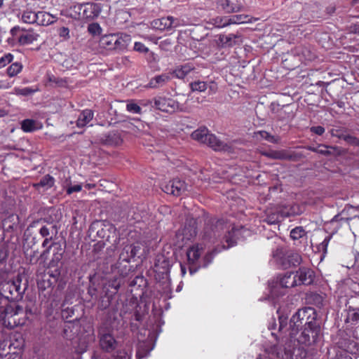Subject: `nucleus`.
<instances>
[{
	"instance_id": "nucleus-1",
	"label": "nucleus",
	"mask_w": 359,
	"mask_h": 359,
	"mask_svg": "<svg viewBox=\"0 0 359 359\" xmlns=\"http://www.w3.org/2000/svg\"><path fill=\"white\" fill-rule=\"evenodd\" d=\"M224 230V224L222 220H210L205 224L202 236L203 244L217 245L212 250L205 255L201 262L200 257L204 250L203 244L197 243L188 248L187 256L191 275L196 273L201 268L208 267L217 254L236 244L240 229L233 226L222 236Z\"/></svg>"
},
{
	"instance_id": "nucleus-44",
	"label": "nucleus",
	"mask_w": 359,
	"mask_h": 359,
	"mask_svg": "<svg viewBox=\"0 0 359 359\" xmlns=\"http://www.w3.org/2000/svg\"><path fill=\"white\" fill-rule=\"evenodd\" d=\"M22 69V65L20 62L11 64L7 69V74L10 77H13L19 74Z\"/></svg>"
},
{
	"instance_id": "nucleus-36",
	"label": "nucleus",
	"mask_w": 359,
	"mask_h": 359,
	"mask_svg": "<svg viewBox=\"0 0 359 359\" xmlns=\"http://www.w3.org/2000/svg\"><path fill=\"white\" fill-rule=\"evenodd\" d=\"M55 183V180L53 177L50 175H46L43 177L41 180L34 184V187L36 189H39V187H46V189L51 188L53 187Z\"/></svg>"
},
{
	"instance_id": "nucleus-20",
	"label": "nucleus",
	"mask_w": 359,
	"mask_h": 359,
	"mask_svg": "<svg viewBox=\"0 0 359 359\" xmlns=\"http://www.w3.org/2000/svg\"><path fill=\"white\" fill-rule=\"evenodd\" d=\"M279 285L283 290L297 286L294 272L286 271L281 275L279 280Z\"/></svg>"
},
{
	"instance_id": "nucleus-47",
	"label": "nucleus",
	"mask_w": 359,
	"mask_h": 359,
	"mask_svg": "<svg viewBox=\"0 0 359 359\" xmlns=\"http://www.w3.org/2000/svg\"><path fill=\"white\" fill-rule=\"evenodd\" d=\"M347 320L352 323H357L359 320V308L353 309L351 306H348Z\"/></svg>"
},
{
	"instance_id": "nucleus-21",
	"label": "nucleus",
	"mask_w": 359,
	"mask_h": 359,
	"mask_svg": "<svg viewBox=\"0 0 359 359\" xmlns=\"http://www.w3.org/2000/svg\"><path fill=\"white\" fill-rule=\"evenodd\" d=\"M119 287L120 280L117 278L110 280L104 283L102 290L108 300L111 299L113 296L117 293Z\"/></svg>"
},
{
	"instance_id": "nucleus-54",
	"label": "nucleus",
	"mask_w": 359,
	"mask_h": 359,
	"mask_svg": "<svg viewBox=\"0 0 359 359\" xmlns=\"http://www.w3.org/2000/svg\"><path fill=\"white\" fill-rule=\"evenodd\" d=\"M144 57L149 64H155L158 60V55L149 50L144 54Z\"/></svg>"
},
{
	"instance_id": "nucleus-4",
	"label": "nucleus",
	"mask_w": 359,
	"mask_h": 359,
	"mask_svg": "<svg viewBox=\"0 0 359 359\" xmlns=\"http://www.w3.org/2000/svg\"><path fill=\"white\" fill-rule=\"evenodd\" d=\"M27 320V313L23 307L16 302L0 306V322L5 327L11 330L24 325Z\"/></svg>"
},
{
	"instance_id": "nucleus-19",
	"label": "nucleus",
	"mask_w": 359,
	"mask_h": 359,
	"mask_svg": "<svg viewBox=\"0 0 359 359\" xmlns=\"http://www.w3.org/2000/svg\"><path fill=\"white\" fill-rule=\"evenodd\" d=\"M241 39V35L229 34H220L217 40V45L219 48L232 47L237 44Z\"/></svg>"
},
{
	"instance_id": "nucleus-60",
	"label": "nucleus",
	"mask_w": 359,
	"mask_h": 359,
	"mask_svg": "<svg viewBox=\"0 0 359 359\" xmlns=\"http://www.w3.org/2000/svg\"><path fill=\"white\" fill-rule=\"evenodd\" d=\"M82 186L81 184H75L73 186H69L67 189L66 192L68 195H70L73 194L74 192H79L81 191Z\"/></svg>"
},
{
	"instance_id": "nucleus-58",
	"label": "nucleus",
	"mask_w": 359,
	"mask_h": 359,
	"mask_svg": "<svg viewBox=\"0 0 359 359\" xmlns=\"http://www.w3.org/2000/svg\"><path fill=\"white\" fill-rule=\"evenodd\" d=\"M290 150H277V160H285L288 161Z\"/></svg>"
},
{
	"instance_id": "nucleus-14",
	"label": "nucleus",
	"mask_w": 359,
	"mask_h": 359,
	"mask_svg": "<svg viewBox=\"0 0 359 359\" xmlns=\"http://www.w3.org/2000/svg\"><path fill=\"white\" fill-rule=\"evenodd\" d=\"M123 126L124 128L121 130L123 135H121L118 131L109 132L104 134L100 138L101 142L106 146L116 147L120 145L123 142L126 134L130 133L127 129H131V130H134L133 124L130 122L125 123Z\"/></svg>"
},
{
	"instance_id": "nucleus-37",
	"label": "nucleus",
	"mask_w": 359,
	"mask_h": 359,
	"mask_svg": "<svg viewBox=\"0 0 359 359\" xmlns=\"http://www.w3.org/2000/svg\"><path fill=\"white\" fill-rule=\"evenodd\" d=\"M153 107L150 100H140L138 104L136 103V114L145 113L150 111Z\"/></svg>"
},
{
	"instance_id": "nucleus-48",
	"label": "nucleus",
	"mask_w": 359,
	"mask_h": 359,
	"mask_svg": "<svg viewBox=\"0 0 359 359\" xmlns=\"http://www.w3.org/2000/svg\"><path fill=\"white\" fill-rule=\"evenodd\" d=\"M48 80L50 83H52L58 87H65L67 86V81L66 79L57 77L54 75L48 76Z\"/></svg>"
},
{
	"instance_id": "nucleus-7",
	"label": "nucleus",
	"mask_w": 359,
	"mask_h": 359,
	"mask_svg": "<svg viewBox=\"0 0 359 359\" xmlns=\"http://www.w3.org/2000/svg\"><path fill=\"white\" fill-rule=\"evenodd\" d=\"M102 8V4L100 3H77L69 8V13L70 16L74 19L82 21H91L100 15Z\"/></svg>"
},
{
	"instance_id": "nucleus-62",
	"label": "nucleus",
	"mask_w": 359,
	"mask_h": 359,
	"mask_svg": "<svg viewBox=\"0 0 359 359\" xmlns=\"http://www.w3.org/2000/svg\"><path fill=\"white\" fill-rule=\"evenodd\" d=\"M325 128L320 126H312L310 128V131L318 135H322L325 133Z\"/></svg>"
},
{
	"instance_id": "nucleus-46",
	"label": "nucleus",
	"mask_w": 359,
	"mask_h": 359,
	"mask_svg": "<svg viewBox=\"0 0 359 359\" xmlns=\"http://www.w3.org/2000/svg\"><path fill=\"white\" fill-rule=\"evenodd\" d=\"M168 18L170 22V33H172L175 28L185 26L187 25L186 22L183 19L174 18L172 16H168Z\"/></svg>"
},
{
	"instance_id": "nucleus-41",
	"label": "nucleus",
	"mask_w": 359,
	"mask_h": 359,
	"mask_svg": "<svg viewBox=\"0 0 359 359\" xmlns=\"http://www.w3.org/2000/svg\"><path fill=\"white\" fill-rule=\"evenodd\" d=\"M290 238L295 241L306 236V232L302 226H296L292 229L290 233Z\"/></svg>"
},
{
	"instance_id": "nucleus-56",
	"label": "nucleus",
	"mask_w": 359,
	"mask_h": 359,
	"mask_svg": "<svg viewBox=\"0 0 359 359\" xmlns=\"http://www.w3.org/2000/svg\"><path fill=\"white\" fill-rule=\"evenodd\" d=\"M13 59V55L11 53L6 54L5 55H4L3 57H1L0 58V66L1 67L6 66L7 64H9L10 62H11Z\"/></svg>"
},
{
	"instance_id": "nucleus-38",
	"label": "nucleus",
	"mask_w": 359,
	"mask_h": 359,
	"mask_svg": "<svg viewBox=\"0 0 359 359\" xmlns=\"http://www.w3.org/2000/svg\"><path fill=\"white\" fill-rule=\"evenodd\" d=\"M298 54L301 56V60L304 61H312L316 58V54L306 47L301 48Z\"/></svg>"
},
{
	"instance_id": "nucleus-16",
	"label": "nucleus",
	"mask_w": 359,
	"mask_h": 359,
	"mask_svg": "<svg viewBox=\"0 0 359 359\" xmlns=\"http://www.w3.org/2000/svg\"><path fill=\"white\" fill-rule=\"evenodd\" d=\"M205 144L215 151H222L228 154L235 153V147L232 142H223L212 133H210L208 136Z\"/></svg>"
},
{
	"instance_id": "nucleus-18",
	"label": "nucleus",
	"mask_w": 359,
	"mask_h": 359,
	"mask_svg": "<svg viewBox=\"0 0 359 359\" xmlns=\"http://www.w3.org/2000/svg\"><path fill=\"white\" fill-rule=\"evenodd\" d=\"M294 274L297 278V285H309L313 283L315 279L314 271L311 269L306 267H300L294 272Z\"/></svg>"
},
{
	"instance_id": "nucleus-53",
	"label": "nucleus",
	"mask_w": 359,
	"mask_h": 359,
	"mask_svg": "<svg viewBox=\"0 0 359 359\" xmlns=\"http://www.w3.org/2000/svg\"><path fill=\"white\" fill-rule=\"evenodd\" d=\"M342 140L350 145L359 147V139L355 136L346 134L344 137H342Z\"/></svg>"
},
{
	"instance_id": "nucleus-55",
	"label": "nucleus",
	"mask_w": 359,
	"mask_h": 359,
	"mask_svg": "<svg viewBox=\"0 0 359 359\" xmlns=\"http://www.w3.org/2000/svg\"><path fill=\"white\" fill-rule=\"evenodd\" d=\"M57 33L60 37L63 38L65 40H67L70 38L69 35V29L68 27H62L57 29Z\"/></svg>"
},
{
	"instance_id": "nucleus-39",
	"label": "nucleus",
	"mask_w": 359,
	"mask_h": 359,
	"mask_svg": "<svg viewBox=\"0 0 359 359\" xmlns=\"http://www.w3.org/2000/svg\"><path fill=\"white\" fill-rule=\"evenodd\" d=\"M21 128L25 133H31L36 130V121L33 119H25L21 123Z\"/></svg>"
},
{
	"instance_id": "nucleus-35",
	"label": "nucleus",
	"mask_w": 359,
	"mask_h": 359,
	"mask_svg": "<svg viewBox=\"0 0 359 359\" xmlns=\"http://www.w3.org/2000/svg\"><path fill=\"white\" fill-rule=\"evenodd\" d=\"M281 211L284 217L299 215L302 212V208L297 204L292 205L290 207H285L283 208Z\"/></svg>"
},
{
	"instance_id": "nucleus-33",
	"label": "nucleus",
	"mask_w": 359,
	"mask_h": 359,
	"mask_svg": "<svg viewBox=\"0 0 359 359\" xmlns=\"http://www.w3.org/2000/svg\"><path fill=\"white\" fill-rule=\"evenodd\" d=\"M209 135L208 129L204 127L194 130L191 133V137L195 140L205 144Z\"/></svg>"
},
{
	"instance_id": "nucleus-17",
	"label": "nucleus",
	"mask_w": 359,
	"mask_h": 359,
	"mask_svg": "<svg viewBox=\"0 0 359 359\" xmlns=\"http://www.w3.org/2000/svg\"><path fill=\"white\" fill-rule=\"evenodd\" d=\"M154 106L156 109L170 114L177 110H182L180 109V104L176 100L165 97L158 96L155 97Z\"/></svg>"
},
{
	"instance_id": "nucleus-25",
	"label": "nucleus",
	"mask_w": 359,
	"mask_h": 359,
	"mask_svg": "<svg viewBox=\"0 0 359 359\" xmlns=\"http://www.w3.org/2000/svg\"><path fill=\"white\" fill-rule=\"evenodd\" d=\"M94 113L92 110L86 109L83 110L76 120V126L79 128L86 126L93 118Z\"/></svg>"
},
{
	"instance_id": "nucleus-32",
	"label": "nucleus",
	"mask_w": 359,
	"mask_h": 359,
	"mask_svg": "<svg viewBox=\"0 0 359 359\" xmlns=\"http://www.w3.org/2000/svg\"><path fill=\"white\" fill-rule=\"evenodd\" d=\"M194 69V66L192 63H187L180 67H178L174 71L175 76L179 79H184L188 74Z\"/></svg>"
},
{
	"instance_id": "nucleus-61",
	"label": "nucleus",
	"mask_w": 359,
	"mask_h": 359,
	"mask_svg": "<svg viewBox=\"0 0 359 359\" xmlns=\"http://www.w3.org/2000/svg\"><path fill=\"white\" fill-rule=\"evenodd\" d=\"M330 134L333 137H337L342 140V137H344L346 134L344 133L343 129L332 128L330 130Z\"/></svg>"
},
{
	"instance_id": "nucleus-9",
	"label": "nucleus",
	"mask_w": 359,
	"mask_h": 359,
	"mask_svg": "<svg viewBox=\"0 0 359 359\" xmlns=\"http://www.w3.org/2000/svg\"><path fill=\"white\" fill-rule=\"evenodd\" d=\"M21 278L18 276L15 279L9 280L1 283L0 295L5 299V302H15V301L22 298L25 287L21 286Z\"/></svg>"
},
{
	"instance_id": "nucleus-26",
	"label": "nucleus",
	"mask_w": 359,
	"mask_h": 359,
	"mask_svg": "<svg viewBox=\"0 0 359 359\" xmlns=\"http://www.w3.org/2000/svg\"><path fill=\"white\" fill-rule=\"evenodd\" d=\"M170 79V76L166 74L156 76L152 78L149 83L148 86L152 88H158L165 86Z\"/></svg>"
},
{
	"instance_id": "nucleus-3",
	"label": "nucleus",
	"mask_w": 359,
	"mask_h": 359,
	"mask_svg": "<svg viewBox=\"0 0 359 359\" xmlns=\"http://www.w3.org/2000/svg\"><path fill=\"white\" fill-rule=\"evenodd\" d=\"M157 326L153 322L147 323L146 327L140 328L136 333V359L148 357L154 349L158 337Z\"/></svg>"
},
{
	"instance_id": "nucleus-59",
	"label": "nucleus",
	"mask_w": 359,
	"mask_h": 359,
	"mask_svg": "<svg viewBox=\"0 0 359 359\" xmlns=\"http://www.w3.org/2000/svg\"><path fill=\"white\" fill-rule=\"evenodd\" d=\"M206 86L209 94H215L217 91V84L215 81L206 82Z\"/></svg>"
},
{
	"instance_id": "nucleus-42",
	"label": "nucleus",
	"mask_w": 359,
	"mask_h": 359,
	"mask_svg": "<svg viewBox=\"0 0 359 359\" xmlns=\"http://www.w3.org/2000/svg\"><path fill=\"white\" fill-rule=\"evenodd\" d=\"M192 92H204L207 90L206 82L203 81H195L189 83Z\"/></svg>"
},
{
	"instance_id": "nucleus-34",
	"label": "nucleus",
	"mask_w": 359,
	"mask_h": 359,
	"mask_svg": "<svg viewBox=\"0 0 359 359\" xmlns=\"http://www.w3.org/2000/svg\"><path fill=\"white\" fill-rule=\"evenodd\" d=\"M229 20V17L227 16H217L216 18H210L208 23L212 25L216 28H222L230 25Z\"/></svg>"
},
{
	"instance_id": "nucleus-11",
	"label": "nucleus",
	"mask_w": 359,
	"mask_h": 359,
	"mask_svg": "<svg viewBox=\"0 0 359 359\" xmlns=\"http://www.w3.org/2000/svg\"><path fill=\"white\" fill-rule=\"evenodd\" d=\"M50 252H52V257L48 264V269H57L62 273V267L59 265L63 258L65 254V248L59 242H52L49 246L44 248V250L40 254V257L45 261L48 259Z\"/></svg>"
},
{
	"instance_id": "nucleus-5",
	"label": "nucleus",
	"mask_w": 359,
	"mask_h": 359,
	"mask_svg": "<svg viewBox=\"0 0 359 359\" xmlns=\"http://www.w3.org/2000/svg\"><path fill=\"white\" fill-rule=\"evenodd\" d=\"M147 280L142 276H136V296L140 297V302H136V321L149 313L151 302V290L147 287Z\"/></svg>"
},
{
	"instance_id": "nucleus-15",
	"label": "nucleus",
	"mask_w": 359,
	"mask_h": 359,
	"mask_svg": "<svg viewBox=\"0 0 359 359\" xmlns=\"http://www.w3.org/2000/svg\"><path fill=\"white\" fill-rule=\"evenodd\" d=\"M335 344L344 352L352 355L355 358H359V342L351 339L346 334H339L336 339Z\"/></svg>"
},
{
	"instance_id": "nucleus-12",
	"label": "nucleus",
	"mask_w": 359,
	"mask_h": 359,
	"mask_svg": "<svg viewBox=\"0 0 359 359\" xmlns=\"http://www.w3.org/2000/svg\"><path fill=\"white\" fill-rule=\"evenodd\" d=\"M32 229H36L40 236L43 238V241L41 243L42 248H46L53 242V238L57 234V226L53 224H45L40 220L34 221L32 222L26 230V234H28Z\"/></svg>"
},
{
	"instance_id": "nucleus-13",
	"label": "nucleus",
	"mask_w": 359,
	"mask_h": 359,
	"mask_svg": "<svg viewBox=\"0 0 359 359\" xmlns=\"http://www.w3.org/2000/svg\"><path fill=\"white\" fill-rule=\"evenodd\" d=\"M25 238L22 246L23 253L27 262L30 264H36L39 259H41L39 255V249L34 246L38 243L35 236L30 233H25Z\"/></svg>"
},
{
	"instance_id": "nucleus-50",
	"label": "nucleus",
	"mask_w": 359,
	"mask_h": 359,
	"mask_svg": "<svg viewBox=\"0 0 359 359\" xmlns=\"http://www.w3.org/2000/svg\"><path fill=\"white\" fill-rule=\"evenodd\" d=\"M337 151V147H329L325 144H320L319 154L324 156H330Z\"/></svg>"
},
{
	"instance_id": "nucleus-51",
	"label": "nucleus",
	"mask_w": 359,
	"mask_h": 359,
	"mask_svg": "<svg viewBox=\"0 0 359 359\" xmlns=\"http://www.w3.org/2000/svg\"><path fill=\"white\" fill-rule=\"evenodd\" d=\"M306 158V155L302 152L299 151H289L288 161H298L303 158Z\"/></svg>"
},
{
	"instance_id": "nucleus-31",
	"label": "nucleus",
	"mask_w": 359,
	"mask_h": 359,
	"mask_svg": "<svg viewBox=\"0 0 359 359\" xmlns=\"http://www.w3.org/2000/svg\"><path fill=\"white\" fill-rule=\"evenodd\" d=\"M230 25L251 23L252 21L257 20L253 19L250 15L245 14L235 15L229 17Z\"/></svg>"
},
{
	"instance_id": "nucleus-6",
	"label": "nucleus",
	"mask_w": 359,
	"mask_h": 359,
	"mask_svg": "<svg viewBox=\"0 0 359 359\" xmlns=\"http://www.w3.org/2000/svg\"><path fill=\"white\" fill-rule=\"evenodd\" d=\"M67 284L65 276L57 269H48L46 272L38 277V287L41 291L52 290L56 287L57 291L62 290Z\"/></svg>"
},
{
	"instance_id": "nucleus-8",
	"label": "nucleus",
	"mask_w": 359,
	"mask_h": 359,
	"mask_svg": "<svg viewBox=\"0 0 359 359\" xmlns=\"http://www.w3.org/2000/svg\"><path fill=\"white\" fill-rule=\"evenodd\" d=\"M11 36L8 38V43L12 46H24L33 43L37 41L39 34L33 29H26L18 25L13 27L10 30Z\"/></svg>"
},
{
	"instance_id": "nucleus-22",
	"label": "nucleus",
	"mask_w": 359,
	"mask_h": 359,
	"mask_svg": "<svg viewBox=\"0 0 359 359\" xmlns=\"http://www.w3.org/2000/svg\"><path fill=\"white\" fill-rule=\"evenodd\" d=\"M217 5L218 7H220L224 13L228 14L238 13L243 9L241 4H233L229 0H218Z\"/></svg>"
},
{
	"instance_id": "nucleus-49",
	"label": "nucleus",
	"mask_w": 359,
	"mask_h": 359,
	"mask_svg": "<svg viewBox=\"0 0 359 359\" xmlns=\"http://www.w3.org/2000/svg\"><path fill=\"white\" fill-rule=\"evenodd\" d=\"M175 184H176V189H175V193L176 196H180L183 194L187 190V185L184 182V181H182L179 179H175Z\"/></svg>"
},
{
	"instance_id": "nucleus-29",
	"label": "nucleus",
	"mask_w": 359,
	"mask_h": 359,
	"mask_svg": "<svg viewBox=\"0 0 359 359\" xmlns=\"http://www.w3.org/2000/svg\"><path fill=\"white\" fill-rule=\"evenodd\" d=\"M284 217L281 210H268L266 212V218L264 219L269 224H275L280 221V219Z\"/></svg>"
},
{
	"instance_id": "nucleus-40",
	"label": "nucleus",
	"mask_w": 359,
	"mask_h": 359,
	"mask_svg": "<svg viewBox=\"0 0 359 359\" xmlns=\"http://www.w3.org/2000/svg\"><path fill=\"white\" fill-rule=\"evenodd\" d=\"M37 13L32 11H25L22 15V20L25 23H36Z\"/></svg>"
},
{
	"instance_id": "nucleus-10",
	"label": "nucleus",
	"mask_w": 359,
	"mask_h": 359,
	"mask_svg": "<svg viewBox=\"0 0 359 359\" xmlns=\"http://www.w3.org/2000/svg\"><path fill=\"white\" fill-rule=\"evenodd\" d=\"M131 38L123 34H109L101 36L99 44L102 48L109 50H123L127 48Z\"/></svg>"
},
{
	"instance_id": "nucleus-45",
	"label": "nucleus",
	"mask_w": 359,
	"mask_h": 359,
	"mask_svg": "<svg viewBox=\"0 0 359 359\" xmlns=\"http://www.w3.org/2000/svg\"><path fill=\"white\" fill-rule=\"evenodd\" d=\"M257 134L259 135L261 138L268 141L270 143H278L280 141V137L278 136L272 135L265 130L258 131Z\"/></svg>"
},
{
	"instance_id": "nucleus-43",
	"label": "nucleus",
	"mask_w": 359,
	"mask_h": 359,
	"mask_svg": "<svg viewBox=\"0 0 359 359\" xmlns=\"http://www.w3.org/2000/svg\"><path fill=\"white\" fill-rule=\"evenodd\" d=\"M175 189H176L175 179L170 180L168 183L163 184L161 185L162 191L168 194L176 196V194H175V191H176Z\"/></svg>"
},
{
	"instance_id": "nucleus-28",
	"label": "nucleus",
	"mask_w": 359,
	"mask_h": 359,
	"mask_svg": "<svg viewBox=\"0 0 359 359\" xmlns=\"http://www.w3.org/2000/svg\"><path fill=\"white\" fill-rule=\"evenodd\" d=\"M55 21V17L45 11L37 12L36 24L41 26H48Z\"/></svg>"
},
{
	"instance_id": "nucleus-30",
	"label": "nucleus",
	"mask_w": 359,
	"mask_h": 359,
	"mask_svg": "<svg viewBox=\"0 0 359 359\" xmlns=\"http://www.w3.org/2000/svg\"><path fill=\"white\" fill-rule=\"evenodd\" d=\"M342 213H344V211L341 214L336 215L332 219H330L327 223V225L333 226L334 232H337L345 222H348L349 220L351 219V217L344 218L341 217Z\"/></svg>"
},
{
	"instance_id": "nucleus-57",
	"label": "nucleus",
	"mask_w": 359,
	"mask_h": 359,
	"mask_svg": "<svg viewBox=\"0 0 359 359\" xmlns=\"http://www.w3.org/2000/svg\"><path fill=\"white\" fill-rule=\"evenodd\" d=\"M140 217H141V220L140 219H137V217L136 216V223H139L140 224L141 221L143 223H147V222H149V217H150L149 212L147 211L144 209L141 210Z\"/></svg>"
},
{
	"instance_id": "nucleus-2",
	"label": "nucleus",
	"mask_w": 359,
	"mask_h": 359,
	"mask_svg": "<svg viewBox=\"0 0 359 359\" xmlns=\"http://www.w3.org/2000/svg\"><path fill=\"white\" fill-rule=\"evenodd\" d=\"M278 315L279 337L283 341L294 344L295 348L299 344L309 346L315 343L320 332V327L317 322V313L311 307H305L299 309L287 320V314H285L281 308L277 311Z\"/></svg>"
},
{
	"instance_id": "nucleus-23",
	"label": "nucleus",
	"mask_w": 359,
	"mask_h": 359,
	"mask_svg": "<svg viewBox=\"0 0 359 359\" xmlns=\"http://www.w3.org/2000/svg\"><path fill=\"white\" fill-rule=\"evenodd\" d=\"M19 224V217L16 214H10L2 221L3 228L7 231L16 229Z\"/></svg>"
},
{
	"instance_id": "nucleus-63",
	"label": "nucleus",
	"mask_w": 359,
	"mask_h": 359,
	"mask_svg": "<svg viewBox=\"0 0 359 359\" xmlns=\"http://www.w3.org/2000/svg\"><path fill=\"white\" fill-rule=\"evenodd\" d=\"M149 49L144 44L136 41V51L145 54Z\"/></svg>"
},
{
	"instance_id": "nucleus-24",
	"label": "nucleus",
	"mask_w": 359,
	"mask_h": 359,
	"mask_svg": "<svg viewBox=\"0 0 359 359\" xmlns=\"http://www.w3.org/2000/svg\"><path fill=\"white\" fill-rule=\"evenodd\" d=\"M168 16L154 20L151 22V27L159 31H166L170 32V22Z\"/></svg>"
},
{
	"instance_id": "nucleus-64",
	"label": "nucleus",
	"mask_w": 359,
	"mask_h": 359,
	"mask_svg": "<svg viewBox=\"0 0 359 359\" xmlns=\"http://www.w3.org/2000/svg\"><path fill=\"white\" fill-rule=\"evenodd\" d=\"M333 359H353L352 357L346 352L337 353Z\"/></svg>"
},
{
	"instance_id": "nucleus-52",
	"label": "nucleus",
	"mask_w": 359,
	"mask_h": 359,
	"mask_svg": "<svg viewBox=\"0 0 359 359\" xmlns=\"http://www.w3.org/2000/svg\"><path fill=\"white\" fill-rule=\"evenodd\" d=\"M88 31L90 34L95 36L100 34L102 28L98 23L93 22L88 25Z\"/></svg>"
},
{
	"instance_id": "nucleus-27",
	"label": "nucleus",
	"mask_w": 359,
	"mask_h": 359,
	"mask_svg": "<svg viewBox=\"0 0 359 359\" xmlns=\"http://www.w3.org/2000/svg\"><path fill=\"white\" fill-rule=\"evenodd\" d=\"M115 342L114 338L109 334L102 335L100 341L101 348L107 352H110L114 349Z\"/></svg>"
}]
</instances>
